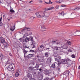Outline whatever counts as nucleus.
Masks as SVG:
<instances>
[{
  "label": "nucleus",
  "mask_w": 80,
  "mask_h": 80,
  "mask_svg": "<svg viewBox=\"0 0 80 80\" xmlns=\"http://www.w3.org/2000/svg\"><path fill=\"white\" fill-rule=\"evenodd\" d=\"M35 14L37 17L38 18H43V17H45V12L43 11L37 12Z\"/></svg>",
  "instance_id": "1"
},
{
  "label": "nucleus",
  "mask_w": 80,
  "mask_h": 80,
  "mask_svg": "<svg viewBox=\"0 0 80 80\" xmlns=\"http://www.w3.org/2000/svg\"><path fill=\"white\" fill-rule=\"evenodd\" d=\"M7 69L9 71H11V72H13V71L14 70V69H13V66H12V64L9 65Z\"/></svg>",
  "instance_id": "2"
},
{
  "label": "nucleus",
  "mask_w": 80,
  "mask_h": 80,
  "mask_svg": "<svg viewBox=\"0 0 80 80\" xmlns=\"http://www.w3.org/2000/svg\"><path fill=\"white\" fill-rule=\"evenodd\" d=\"M38 49L39 50H41L42 51L45 50V46L42 44L39 45Z\"/></svg>",
  "instance_id": "3"
},
{
  "label": "nucleus",
  "mask_w": 80,
  "mask_h": 80,
  "mask_svg": "<svg viewBox=\"0 0 80 80\" xmlns=\"http://www.w3.org/2000/svg\"><path fill=\"white\" fill-rule=\"evenodd\" d=\"M67 59H62L61 61V62L62 64H66V63H67V60L68 61H69V60H70V59H68V58H67Z\"/></svg>",
  "instance_id": "4"
},
{
  "label": "nucleus",
  "mask_w": 80,
  "mask_h": 80,
  "mask_svg": "<svg viewBox=\"0 0 80 80\" xmlns=\"http://www.w3.org/2000/svg\"><path fill=\"white\" fill-rule=\"evenodd\" d=\"M51 61H52V58H48L46 62L47 64H49L51 63Z\"/></svg>",
  "instance_id": "5"
},
{
  "label": "nucleus",
  "mask_w": 80,
  "mask_h": 80,
  "mask_svg": "<svg viewBox=\"0 0 80 80\" xmlns=\"http://www.w3.org/2000/svg\"><path fill=\"white\" fill-rule=\"evenodd\" d=\"M53 49H54V50H56V51H58L59 50H60V47H57V46H55L52 47Z\"/></svg>",
  "instance_id": "6"
},
{
  "label": "nucleus",
  "mask_w": 80,
  "mask_h": 80,
  "mask_svg": "<svg viewBox=\"0 0 80 80\" xmlns=\"http://www.w3.org/2000/svg\"><path fill=\"white\" fill-rule=\"evenodd\" d=\"M51 73H52V70H48L46 71L45 74L47 75H48Z\"/></svg>",
  "instance_id": "7"
},
{
  "label": "nucleus",
  "mask_w": 80,
  "mask_h": 80,
  "mask_svg": "<svg viewBox=\"0 0 80 80\" xmlns=\"http://www.w3.org/2000/svg\"><path fill=\"white\" fill-rule=\"evenodd\" d=\"M39 71H40V72H39L38 71H37V73L38 75H39L40 74H42V73H43V72H42V69L40 68L39 69Z\"/></svg>",
  "instance_id": "8"
},
{
  "label": "nucleus",
  "mask_w": 80,
  "mask_h": 80,
  "mask_svg": "<svg viewBox=\"0 0 80 80\" xmlns=\"http://www.w3.org/2000/svg\"><path fill=\"white\" fill-rule=\"evenodd\" d=\"M52 43H57V45H59L60 44V41L58 40H56V41L52 40Z\"/></svg>",
  "instance_id": "9"
},
{
  "label": "nucleus",
  "mask_w": 80,
  "mask_h": 80,
  "mask_svg": "<svg viewBox=\"0 0 80 80\" xmlns=\"http://www.w3.org/2000/svg\"><path fill=\"white\" fill-rule=\"evenodd\" d=\"M65 75H64V76L66 78H67V76H68L69 75V72L68 71H66L65 72Z\"/></svg>",
  "instance_id": "10"
},
{
  "label": "nucleus",
  "mask_w": 80,
  "mask_h": 80,
  "mask_svg": "<svg viewBox=\"0 0 80 80\" xmlns=\"http://www.w3.org/2000/svg\"><path fill=\"white\" fill-rule=\"evenodd\" d=\"M45 17L46 18H48L50 16V13L48 12H45Z\"/></svg>",
  "instance_id": "11"
},
{
  "label": "nucleus",
  "mask_w": 80,
  "mask_h": 80,
  "mask_svg": "<svg viewBox=\"0 0 80 80\" xmlns=\"http://www.w3.org/2000/svg\"><path fill=\"white\" fill-rule=\"evenodd\" d=\"M38 79L39 80H41L43 79V75L40 74V75L38 77Z\"/></svg>",
  "instance_id": "12"
},
{
  "label": "nucleus",
  "mask_w": 80,
  "mask_h": 80,
  "mask_svg": "<svg viewBox=\"0 0 80 80\" xmlns=\"http://www.w3.org/2000/svg\"><path fill=\"white\" fill-rule=\"evenodd\" d=\"M18 40H19L20 42H22V43L25 42V39H23L22 38H20L19 39H18Z\"/></svg>",
  "instance_id": "13"
},
{
  "label": "nucleus",
  "mask_w": 80,
  "mask_h": 80,
  "mask_svg": "<svg viewBox=\"0 0 80 80\" xmlns=\"http://www.w3.org/2000/svg\"><path fill=\"white\" fill-rule=\"evenodd\" d=\"M46 57H48L50 55V53L48 52H46L44 53Z\"/></svg>",
  "instance_id": "14"
},
{
  "label": "nucleus",
  "mask_w": 80,
  "mask_h": 80,
  "mask_svg": "<svg viewBox=\"0 0 80 80\" xmlns=\"http://www.w3.org/2000/svg\"><path fill=\"white\" fill-rule=\"evenodd\" d=\"M24 58L26 60H28L29 59V57L28 55L25 56V55H24Z\"/></svg>",
  "instance_id": "15"
},
{
  "label": "nucleus",
  "mask_w": 80,
  "mask_h": 80,
  "mask_svg": "<svg viewBox=\"0 0 80 80\" xmlns=\"http://www.w3.org/2000/svg\"><path fill=\"white\" fill-rule=\"evenodd\" d=\"M3 45L5 47H7L8 46V44L6 42H5V43H4Z\"/></svg>",
  "instance_id": "16"
},
{
  "label": "nucleus",
  "mask_w": 80,
  "mask_h": 80,
  "mask_svg": "<svg viewBox=\"0 0 80 80\" xmlns=\"http://www.w3.org/2000/svg\"><path fill=\"white\" fill-rule=\"evenodd\" d=\"M34 68V67L32 66L30 67L29 68H28V69L29 71H32V70H33Z\"/></svg>",
  "instance_id": "17"
},
{
  "label": "nucleus",
  "mask_w": 80,
  "mask_h": 80,
  "mask_svg": "<svg viewBox=\"0 0 80 80\" xmlns=\"http://www.w3.org/2000/svg\"><path fill=\"white\" fill-rule=\"evenodd\" d=\"M39 66H40L39 64H36V65L35 66L34 68L38 69V67H39Z\"/></svg>",
  "instance_id": "18"
},
{
  "label": "nucleus",
  "mask_w": 80,
  "mask_h": 80,
  "mask_svg": "<svg viewBox=\"0 0 80 80\" xmlns=\"http://www.w3.org/2000/svg\"><path fill=\"white\" fill-rule=\"evenodd\" d=\"M29 41H32L33 42H34L33 41V37H31L30 38H29Z\"/></svg>",
  "instance_id": "19"
},
{
  "label": "nucleus",
  "mask_w": 80,
  "mask_h": 80,
  "mask_svg": "<svg viewBox=\"0 0 80 80\" xmlns=\"http://www.w3.org/2000/svg\"><path fill=\"white\" fill-rule=\"evenodd\" d=\"M27 77L29 78H32V74L30 73H28V74Z\"/></svg>",
  "instance_id": "20"
},
{
  "label": "nucleus",
  "mask_w": 80,
  "mask_h": 80,
  "mask_svg": "<svg viewBox=\"0 0 80 80\" xmlns=\"http://www.w3.org/2000/svg\"><path fill=\"white\" fill-rule=\"evenodd\" d=\"M28 52V51H26L25 49H23V53L24 55H25V54L27 53V52Z\"/></svg>",
  "instance_id": "21"
},
{
  "label": "nucleus",
  "mask_w": 80,
  "mask_h": 80,
  "mask_svg": "<svg viewBox=\"0 0 80 80\" xmlns=\"http://www.w3.org/2000/svg\"><path fill=\"white\" fill-rule=\"evenodd\" d=\"M25 42H29V38L28 37H26L25 39Z\"/></svg>",
  "instance_id": "22"
},
{
  "label": "nucleus",
  "mask_w": 80,
  "mask_h": 80,
  "mask_svg": "<svg viewBox=\"0 0 80 80\" xmlns=\"http://www.w3.org/2000/svg\"><path fill=\"white\" fill-rule=\"evenodd\" d=\"M3 58V55L2 54H1L0 56V60H2V59Z\"/></svg>",
  "instance_id": "23"
},
{
  "label": "nucleus",
  "mask_w": 80,
  "mask_h": 80,
  "mask_svg": "<svg viewBox=\"0 0 80 80\" xmlns=\"http://www.w3.org/2000/svg\"><path fill=\"white\" fill-rule=\"evenodd\" d=\"M31 45L32 47H33L32 48H35V43H33V42H32V43L31 44Z\"/></svg>",
  "instance_id": "24"
},
{
  "label": "nucleus",
  "mask_w": 80,
  "mask_h": 80,
  "mask_svg": "<svg viewBox=\"0 0 80 80\" xmlns=\"http://www.w3.org/2000/svg\"><path fill=\"white\" fill-rule=\"evenodd\" d=\"M2 17H1L0 19V26H2L3 25V23L1 22V21L2 20Z\"/></svg>",
  "instance_id": "25"
},
{
  "label": "nucleus",
  "mask_w": 80,
  "mask_h": 80,
  "mask_svg": "<svg viewBox=\"0 0 80 80\" xmlns=\"http://www.w3.org/2000/svg\"><path fill=\"white\" fill-rule=\"evenodd\" d=\"M15 27L14 26L12 27L11 28H10V30L11 31H13L15 29Z\"/></svg>",
  "instance_id": "26"
},
{
  "label": "nucleus",
  "mask_w": 80,
  "mask_h": 80,
  "mask_svg": "<svg viewBox=\"0 0 80 80\" xmlns=\"http://www.w3.org/2000/svg\"><path fill=\"white\" fill-rule=\"evenodd\" d=\"M35 18H33V17H32L30 18L29 20L30 22H33V20Z\"/></svg>",
  "instance_id": "27"
},
{
  "label": "nucleus",
  "mask_w": 80,
  "mask_h": 80,
  "mask_svg": "<svg viewBox=\"0 0 80 80\" xmlns=\"http://www.w3.org/2000/svg\"><path fill=\"white\" fill-rule=\"evenodd\" d=\"M80 8L79 7H77L74 8V9H72L73 10H80Z\"/></svg>",
  "instance_id": "28"
},
{
  "label": "nucleus",
  "mask_w": 80,
  "mask_h": 80,
  "mask_svg": "<svg viewBox=\"0 0 80 80\" xmlns=\"http://www.w3.org/2000/svg\"><path fill=\"white\" fill-rule=\"evenodd\" d=\"M56 60L58 62H60V59L59 58H56Z\"/></svg>",
  "instance_id": "29"
},
{
  "label": "nucleus",
  "mask_w": 80,
  "mask_h": 80,
  "mask_svg": "<svg viewBox=\"0 0 80 80\" xmlns=\"http://www.w3.org/2000/svg\"><path fill=\"white\" fill-rule=\"evenodd\" d=\"M15 76L16 77H18L19 76V73L18 72H17L15 74Z\"/></svg>",
  "instance_id": "30"
},
{
  "label": "nucleus",
  "mask_w": 80,
  "mask_h": 80,
  "mask_svg": "<svg viewBox=\"0 0 80 80\" xmlns=\"http://www.w3.org/2000/svg\"><path fill=\"white\" fill-rule=\"evenodd\" d=\"M33 75H38L39 74H38L37 72V71L36 72H34L32 73Z\"/></svg>",
  "instance_id": "31"
},
{
  "label": "nucleus",
  "mask_w": 80,
  "mask_h": 80,
  "mask_svg": "<svg viewBox=\"0 0 80 80\" xmlns=\"http://www.w3.org/2000/svg\"><path fill=\"white\" fill-rule=\"evenodd\" d=\"M25 30H27L28 31H30V28H24Z\"/></svg>",
  "instance_id": "32"
},
{
  "label": "nucleus",
  "mask_w": 80,
  "mask_h": 80,
  "mask_svg": "<svg viewBox=\"0 0 80 80\" xmlns=\"http://www.w3.org/2000/svg\"><path fill=\"white\" fill-rule=\"evenodd\" d=\"M67 43L68 45H71L72 44V42L69 41H67Z\"/></svg>",
  "instance_id": "33"
},
{
  "label": "nucleus",
  "mask_w": 80,
  "mask_h": 80,
  "mask_svg": "<svg viewBox=\"0 0 80 80\" xmlns=\"http://www.w3.org/2000/svg\"><path fill=\"white\" fill-rule=\"evenodd\" d=\"M28 56L29 57V58H32V57H33V54H29L28 55Z\"/></svg>",
  "instance_id": "34"
},
{
  "label": "nucleus",
  "mask_w": 80,
  "mask_h": 80,
  "mask_svg": "<svg viewBox=\"0 0 80 80\" xmlns=\"http://www.w3.org/2000/svg\"><path fill=\"white\" fill-rule=\"evenodd\" d=\"M63 47L64 49H67L68 48V47L65 45L63 46Z\"/></svg>",
  "instance_id": "35"
},
{
  "label": "nucleus",
  "mask_w": 80,
  "mask_h": 80,
  "mask_svg": "<svg viewBox=\"0 0 80 80\" xmlns=\"http://www.w3.org/2000/svg\"><path fill=\"white\" fill-rule=\"evenodd\" d=\"M51 67L55 68V64H52L51 65Z\"/></svg>",
  "instance_id": "36"
},
{
  "label": "nucleus",
  "mask_w": 80,
  "mask_h": 80,
  "mask_svg": "<svg viewBox=\"0 0 80 80\" xmlns=\"http://www.w3.org/2000/svg\"><path fill=\"white\" fill-rule=\"evenodd\" d=\"M1 42L3 44H4V43H5V40H4V39H2L1 40Z\"/></svg>",
  "instance_id": "37"
},
{
  "label": "nucleus",
  "mask_w": 80,
  "mask_h": 80,
  "mask_svg": "<svg viewBox=\"0 0 80 80\" xmlns=\"http://www.w3.org/2000/svg\"><path fill=\"white\" fill-rule=\"evenodd\" d=\"M29 52H32V53H35V52L34 51V50H30L29 51Z\"/></svg>",
  "instance_id": "38"
},
{
  "label": "nucleus",
  "mask_w": 80,
  "mask_h": 80,
  "mask_svg": "<svg viewBox=\"0 0 80 80\" xmlns=\"http://www.w3.org/2000/svg\"><path fill=\"white\" fill-rule=\"evenodd\" d=\"M10 12L12 13H15V11L13 9H10Z\"/></svg>",
  "instance_id": "39"
},
{
  "label": "nucleus",
  "mask_w": 80,
  "mask_h": 80,
  "mask_svg": "<svg viewBox=\"0 0 80 80\" xmlns=\"http://www.w3.org/2000/svg\"><path fill=\"white\" fill-rule=\"evenodd\" d=\"M55 69L56 70H59V71H60V68H59V67H56V68Z\"/></svg>",
  "instance_id": "40"
},
{
  "label": "nucleus",
  "mask_w": 80,
  "mask_h": 80,
  "mask_svg": "<svg viewBox=\"0 0 80 80\" xmlns=\"http://www.w3.org/2000/svg\"><path fill=\"white\" fill-rule=\"evenodd\" d=\"M41 28L42 30H45V27L44 26H41Z\"/></svg>",
  "instance_id": "41"
},
{
  "label": "nucleus",
  "mask_w": 80,
  "mask_h": 80,
  "mask_svg": "<svg viewBox=\"0 0 80 80\" xmlns=\"http://www.w3.org/2000/svg\"><path fill=\"white\" fill-rule=\"evenodd\" d=\"M27 48H28V49L29 48H30V46L27 47L26 45H25L24 47V49H25Z\"/></svg>",
  "instance_id": "42"
},
{
  "label": "nucleus",
  "mask_w": 80,
  "mask_h": 80,
  "mask_svg": "<svg viewBox=\"0 0 80 80\" xmlns=\"http://www.w3.org/2000/svg\"><path fill=\"white\" fill-rule=\"evenodd\" d=\"M72 58H75V56L74 54H72L71 55Z\"/></svg>",
  "instance_id": "43"
},
{
  "label": "nucleus",
  "mask_w": 80,
  "mask_h": 80,
  "mask_svg": "<svg viewBox=\"0 0 80 80\" xmlns=\"http://www.w3.org/2000/svg\"><path fill=\"white\" fill-rule=\"evenodd\" d=\"M22 17H23V18H26V17H27V16L25 15H23Z\"/></svg>",
  "instance_id": "44"
},
{
  "label": "nucleus",
  "mask_w": 80,
  "mask_h": 80,
  "mask_svg": "<svg viewBox=\"0 0 80 80\" xmlns=\"http://www.w3.org/2000/svg\"><path fill=\"white\" fill-rule=\"evenodd\" d=\"M44 10H46H46H51L50 9V8H48L47 9H45Z\"/></svg>",
  "instance_id": "45"
},
{
  "label": "nucleus",
  "mask_w": 80,
  "mask_h": 80,
  "mask_svg": "<svg viewBox=\"0 0 80 80\" xmlns=\"http://www.w3.org/2000/svg\"><path fill=\"white\" fill-rule=\"evenodd\" d=\"M44 80H49V78L47 77L44 79Z\"/></svg>",
  "instance_id": "46"
},
{
  "label": "nucleus",
  "mask_w": 80,
  "mask_h": 80,
  "mask_svg": "<svg viewBox=\"0 0 80 80\" xmlns=\"http://www.w3.org/2000/svg\"><path fill=\"white\" fill-rule=\"evenodd\" d=\"M12 17H11L10 18H8V21H10V19H12Z\"/></svg>",
  "instance_id": "47"
},
{
  "label": "nucleus",
  "mask_w": 80,
  "mask_h": 80,
  "mask_svg": "<svg viewBox=\"0 0 80 80\" xmlns=\"http://www.w3.org/2000/svg\"><path fill=\"white\" fill-rule=\"evenodd\" d=\"M7 62L8 64H10V60H8Z\"/></svg>",
  "instance_id": "48"
},
{
  "label": "nucleus",
  "mask_w": 80,
  "mask_h": 80,
  "mask_svg": "<svg viewBox=\"0 0 80 80\" xmlns=\"http://www.w3.org/2000/svg\"><path fill=\"white\" fill-rule=\"evenodd\" d=\"M68 52H72V50H71V49H69V50H68Z\"/></svg>",
  "instance_id": "49"
},
{
  "label": "nucleus",
  "mask_w": 80,
  "mask_h": 80,
  "mask_svg": "<svg viewBox=\"0 0 80 80\" xmlns=\"http://www.w3.org/2000/svg\"><path fill=\"white\" fill-rule=\"evenodd\" d=\"M49 4H52V3H53V2H51V1L50 0H49Z\"/></svg>",
  "instance_id": "50"
},
{
  "label": "nucleus",
  "mask_w": 80,
  "mask_h": 80,
  "mask_svg": "<svg viewBox=\"0 0 80 80\" xmlns=\"http://www.w3.org/2000/svg\"><path fill=\"white\" fill-rule=\"evenodd\" d=\"M9 55H10V57H12V56H13V55L12 54V53H9Z\"/></svg>",
  "instance_id": "51"
},
{
  "label": "nucleus",
  "mask_w": 80,
  "mask_h": 80,
  "mask_svg": "<svg viewBox=\"0 0 80 80\" xmlns=\"http://www.w3.org/2000/svg\"><path fill=\"white\" fill-rule=\"evenodd\" d=\"M63 2V0H59V1L58 2L59 3H62Z\"/></svg>",
  "instance_id": "52"
},
{
  "label": "nucleus",
  "mask_w": 80,
  "mask_h": 80,
  "mask_svg": "<svg viewBox=\"0 0 80 80\" xmlns=\"http://www.w3.org/2000/svg\"><path fill=\"white\" fill-rule=\"evenodd\" d=\"M54 8V7H51L50 8V10H52V9H53Z\"/></svg>",
  "instance_id": "53"
},
{
  "label": "nucleus",
  "mask_w": 80,
  "mask_h": 80,
  "mask_svg": "<svg viewBox=\"0 0 80 80\" xmlns=\"http://www.w3.org/2000/svg\"><path fill=\"white\" fill-rule=\"evenodd\" d=\"M60 14L62 15H63V12H62L60 13Z\"/></svg>",
  "instance_id": "54"
},
{
  "label": "nucleus",
  "mask_w": 80,
  "mask_h": 80,
  "mask_svg": "<svg viewBox=\"0 0 80 80\" xmlns=\"http://www.w3.org/2000/svg\"><path fill=\"white\" fill-rule=\"evenodd\" d=\"M56 9H58V5H57L56 7Z\"/></svg>",
  "instance_id": "55"
},
{
  "label": "nucleus",
  "mask_w": 80,
  "mask_h": 80,
  "mask_svg": "<svg viewBox=\"0 0 80 80\" xmlns=\"http://www.w3.org/2000/svg\"><path fill=\"white\" fill-rule=\"evenodd\" d=\"M61 7H66V6L64 5H61Z\"/></svg>",
  "instance_id": "56"
},
{
  "label": "nucleus",
  "mask_w": 80,
  "mask_h": 80,
  "mask_svg": "<svg viewBox=\"0 0 80 80\" xmlns=\"http://www.w3.org/2000/svg\"><path fill=\"white\" fill-rule=\"evenodd\" d=\"M80 32V30H77L76 31V32H75L74 33H76V32Z\"/></svg>",
  "instance_id": "57"
},
{
  "label": "nucleus",
  "mask_w": 80,
  "mask_h": 80,
  "mask_svg": "<svg viewBox=\"0 0 80 80\" xmlns=\"http://www.w3.org/2000/svg\"><path fill=\"white\" fill-rule=\"evenodd\" d=\"M61 64H62V63H61V62H58V65H61Z\"/></svg>",
  "instance_id": "58"
},
{
  "label": "nucleus",
  "mask_w": 80,
  "mask_h": 80,
  "mask_svg": "<svg viewBox=\"0 0 80 80\" xmlns=\"http://www.w3.org/2000/svg\"><path fill=\"white\" fill-rule=\"evenodd\" d=\"M45 3H46V4H50V2H45Z\"/></svg>",
  "instance_id": "59"
},
{
  "label": "nucleus",
  "mask_w": 80,
  "mask_h": 80,
  "mask_svg": "<svg viewBox=\"0 0 80 80\" xmlns=\"http://www.w3.org/2000/svg\"><path fill=\"white\" fill-rule=\"evenodd\" d=\"M22 80H27V79L26 78H25L23 79Z\"/></svg>",
  "instance_id": "60"
},
{
  "label": "nucleus",
  "mask_w": 80,
  "mask_h": 80,
  "mask_svg": "<svg viewBox=\"0 0 80 80\" xmlns=\"http://www.w3.org/2000/svg\"><path fill=\"white\" fill-rule=\"evenodd\" d=\"M43 2V1L41 0L39 1V3H42Z\"/></svg>",
  "instance_id": "61"
},
{
  "label": "nucleus",
  "mask_w": 80,
  "mask_h": 80,
  "mask_svg": "<svg viewBox=\"0 0 80 80\" xmlns=\"http://www.w3.org/2000/svg\"><path fill=\"white\" fill-rule=\"evenodd\" d=\"M50 48H46V49H45V50H49V49H50Z\"/></svg>",
  "instance_id": "62"
},
{
  "label": "nucleus",
  "mask_w": 80,
  "mask_h": 80,
  "mask_svg": "<svg viewBox=\"0 0 80 80\" xmlns=\"http://www.w3.org/2000/svg\"><path fill=\"white\" fill-rule=\"evenodd\" d=\"M78 69L80 70V65L79 66Z\"/></svg>",
  "instance_id": "63"
},
{
  "label": "nucleus",
  "mask_w": 80,
  "mask_h": 80,
  "mask_svg": "<svg viewBox=\"0 0 80 80\" xmlns=\"http://www.w3.org/2000/svg\"><path fill=\"white\" fill-rule=\"evenodd\" d=\"M31 80H36V79H35L34 78H32L31 79Z\"/></svg>",
  "instance_id": "64"
}]
</instances>
